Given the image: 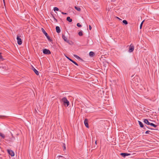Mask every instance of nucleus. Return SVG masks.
Returning a JSON list of instances; mask_svg holds the SVG:
<instances>
[{
    "instance_id": "obj_33",
    "label": "nucleus",
    "mask_w": 159,
    "mask_h": 159,
    "mask_svg": "<svg viewBox=\"0 0 159 159\" xmlns=\"http://www.w3.org/2000/svg\"><path fill=\"white\" fill-rule=\"evenodd\" d=\"M53 17L54 18V20L56 21V22H57V19H56L53 16Z\"/></svg>"
},
{
    "instance_id": "obj_7",
    "label": "nucleus",
    "mask_w": 159,
    "mask_h": 159,
    "mask_svg": "<svg viewBox=\"0 0 159 159\" xmlns=\"http://www.w3.org/2000/svg\"><path fill=\"white\" fill-rule=\"evenodd\" d=\"M130 155V154L127 153H121L120 154V155L124 158L126 156H129Z\"/></svg>"
},
{
    "instance_id": "obj_30",
    "label": "nucleus",
    "mask_w": 159,
    "mask_h": 159,
    "mask_svg": "<svg viewBox=\"0 0 159 159\" xmlns=\"http://www.w3.org/2000/svg\"><path fill=\"white\" fill-rule=\"evenodd\" d=\"M59 157L61 158V159H63L64 158L63 156H59Z\"/></svg>"
},
{
    "instance_id": "obj_36",
    "label": "nucleus",
    "mask_w": 159,
    "mask_h": 159,
    "mask_svg": "<svg viewBox=\"0 0 159 159\" xmlns=\"http://www.w3.org/2000/svg\"><path fill=\"white\" fill-rule=\"evenodd\" d=\"M2 57V56L1 55V53H0V58H1Z\"/></svg>"
},
{
    "instance_id": "obj_20",
    "label": "nucleus",
    "mask_w": 159,
    "mask_h": 159,
    "mask_svg": "<svg viewBox=\"0 0 159 159\" xmlns=\"http://www.w3.org/2000/svg\"><path fill=\"white\" fill-rule=\"evenodd\" d=\"M75 9L78 11H80V7L75 6Z\"/></svg>"
},
{
    "instance_id": "obj_22",
    "label": "nucleus",
    "mask_w": 159,
    "mask_h": 159,
    "mask_svg": "<svg viewBox=\"0 0 159 159\" xmlns=\"http://www.w3.org/2000/svg\"><path fill=\"white\" fill-rule=\"evenodd\" d=\"M78 34L80 36H82L83 35V32L82 31H80L78 33Z\"/></svg>"
},
{
    "instance_id": "obj_18",
    "label": "nucleus",
    "mask_w": 159,
    "mask_h": 159,
    "mask_svg": "<svg viewBox=\"0 0 159 159\" xmlns=\"http://www.w3.org/2000/svg\"><path fill=\"white\" fill-rule=\"evenodd\" d=\"M0 136L2 137V138L3 139H4L5 138V136L4 134H2V133L0 132Z\"/></svg>"
},
{
    "instance_id": "obj_34",
    "label": "nucleus",
    "mask_w": 159,
    "mask_h": 159,
    "mask_svg": "<svg viewBox=\"0 0 159 159\" xmlns=\"http://www.w3.org/2000/svg\"><path fill=\"white\" fill-rule=\"evenodd\" d=\"M92 29V27L91 26V25H89V30H91Z\"/></svg>"
},
{
    "instance_id": "obj_24",
    "label": "nucleus",
    "mask_w": 159,
    "mask_h": 159,
    "mask_svg": "<svg viewBox=\"0 0 159 159\" xmlns=\"http://www.w3.org/2000/svg\"><path fill=\"white\" fill-rule=\"evenodd\" d=\"M7 116H2L0 115V118L1 119H3L4 118L7 117Z\"/></svg>"
},
{
    "instance_id": "obj_27",
    "label": "nucleus",
    "mask_w": 159,
    "mask_h": 159,
    "mask_svg": "<svg viewBox=\"0 0 159 159\" xmlns=\"http://www.w3.org/2000/svg\"><path fill=\"white\" fill-rule=\"evenodd\" d=\"M77 26L80 27H82V25H81L79 23H78L77 24Z\"/></svg>"
},
{
    "instance_id": "obj_3",
    "label": "nucleus",
    "mask_w": 159,
    "mask_h": 159,
    "mask_svg": "<svg viewBox=\"0 0 159 159\" xmlns=\"http://www.w3.org/2000/svg\"><path fill=\"white\" fill-rule=\"evenodd\" d=\"M43 52L44 54H50L51 53V52L49 50L46 48L43 49Z\"/></svg>"
},
{
    "instance_id": "obj_5",
    "label": "nucleus",
    "mask_w": 159,
    "mask_h": 159,
    "mask_svg": "<svg viewBox=\"0 0 159 159\" xmlns=\"http://www.w3.org/2000/svg\"><path fill=\"white\" fill-rule=\"evenodd\" d=\"M16 39L17 40V43L19 45H21L22 44V40L20 37L18 36H17Z\"/></svg>"
},
{
    "instance_id": "obj_28",
    "label": "nucleus",
    "mask_w": 159,
    "mask_h": 159,
    "mask_svg": "<svg viewBox=\"0 0 159 159\" xmlns=\"http://www.w3.org/2000/svg\"><path fill=\"white\" fill-rule=\"evenodd\" d=\"M143 128L145 129H146V128H148V129H151V128H148V127H147L146 125H145V126H144V127H143Z\"/></svg>"
},
{
    "instance_id": "obj_21",
    "label": "nucleus",
    "mask_w": 159,
    "mask_h": 159,
    "mask_svg": "<svg viewBox=\"0 0 159 159\" xmlns=\"http://www.w3.org/2000/svg\"><path fill=\"white\" fill-rule=\"evenodd\" d=\"M123 23L125 25H126L128 24V22L125 20H124L122 21Z\"/></svg>"
},
{
    "instance_id": "obj_9",
    "label": "nucleus",
    "mask_w": 159,
    "mask_h": 159,
    "mask_svg": "<svg viewBox=\"0 0 159 159\" xmlns=\"http://www.w3.org/2000/svg\"><path fill=\"white\" fill-rule=\"evenodd\" d=\"M62 37L63 39L64 40L66 41V42H67L68 43H69V42H70V41L69 40H68L67 39V38L65 36V35L64 34H62Z\"/></svg>"
},
{
    "instance_id": "obj_31",
    "label": "nucleus",
    "mask_w": 159,
    "mask_h": 159,
    "mask_svg": "<svg viewBox=\"0 0 159 159\" xmlns=\"http://www.w3.org/2000/svg\"><path fill=\"white\" fill-rule=\"evenodd\" d=\"M61 13L63 14V15H66L67 14L66 13H65V12H61Z\"/></svg>"
},
{
    "instance_id": "obj_23",
    "label": "nucleus",
    "mask_w": 159,
    "mask_h": 159,
    "mask_svg": "<svg viewBox=\"0 0 159 159\" xmlns=\"http://www.w3.org/2000/svg\"><path fill=\"white\" fill-rule=\"evenodd\" d=\"M62 146L63 147V150L64 151L66 149V147L65 144V143H63Z\"/></svg>"
},
{
    "instance_id": "obj_8",
    "label": "nucleus",
    "mask_w": 159,
    "mask_h": 159,
    "mask_svg": "<svg viewBox=\"0 0 159 159\" xmlns=\"http://www.w3.org/2000/svg\"><path fill=\"white\" fill-rule=\"evenodd\" d=\"M84 122L86 127L88 128H89V127L88 124V120L87 119H85Z\"/></svg>"
},
{
    "instance_id": "obj_10",
    "label": "nucleus",
    "mask_w": 159,
    "mask_h": 159,
    "mask_svg": "<svg viewBox=\"0 0 159 159\" xmlns=\"http://www.w3.org/2000/svg\"><path fill=\"white\" fill-rule=\"evenodd\" d=\"M66 57L70 61H71L72 62H73V63H74L75 64V65H76V66H78V64L76 63V62L75 61H74L73 60H72L69 57H67L66 56Z\"/></svg>"
},
{
    "instance_id": "obj_40",
    "label": "nucleus",
    "mask_w": 159,
    "mask_h": 159,
    "mask_svg": "<svg viewBox=\"0 0 159 159\" xmlns=\"http://www.w3.org/2000/svg\"><path fill=\"white\" fill-rule=\"evenodd\" d=\"M119 19V20H121V19H120H120Z\"/></svg>"
},
{
    "instance_id": "obj_38",
    "label": "nucleus",
    "mask_w": 159,
    "mask_h": 159,
    "mask_svg": "<svg viewBox=\"0 0 159 159\" xmlns=\"http://www.w3.org/2000/svg\"><path fill=\"white\" fill-rule=\"evenodd\" d=\"M5 0H3V2H4V3H5Z\"/></svg>"
},
{
    "instance_id": "obj_4",
    "label": "nucleus",
    "mask_w": 159,
    "mask_h": 159,
    "mask_svg": "<svg viewBox=\"0 0 159 159\" xmlns=\"http://www.w3.org/2000/svg\"><path fill=\"white\" fill-rule=\"evenodd\" d=\"M134 46L132 44H131L129 47V52H132L134 51Z\"/></svg>"
},
{
    "instance_id": "obj_37",
    "label": "nucleus",
    "mask_w": 159,
    "mask_h": 159,
    "mask_svg": "<svg viewBox=\"0 0 159 159\" xmlns=\"http://www.w3.org/2000/svg\"><path fill=\"white\" fill-rule=\"evenodd\" d=\"M95 143L96 145L97 144V141H96L95 142Z\"/></svg>"
},
{
    "instance_id": "obj_15",
    "label": "nucleus",
    "mask_w": 159,
    "mask_h": 159,
    "mask_svg": "<svg viewBox=\"0 0 159 159\" xmlns=\"http://www.w3.org/2000/svg\"><path fill=\"white\" fill-rule=\"evenodd\" d=\"M94 53L93 52H90L89 53V55L90 57H93L94 55Z\"/></svg>"
},
{
    "instance_id": "obj_25",
    "label": "nucleus",
    "mask_w": 159,
    "mask_h": 159,
    "mask_svg": "<svg viewBox=\"0 0 159 159\" xmlns=\"http://www.w3.org/2000/svg\"><path fill=\"white\" fill-rule=\"evenodd\" d=\"M53 10L54 11H58L59 10V9L57 7H54L53 8Z\"/></svg>"
},
{
    "instance_id": "obj_11",
    "label": "nucleus",
    "mask_w": 159,
    "mask_h": 159,
    "mask_svg": "<svg viewBox=\"0 0 159 159\" xmlns=\"http://www.w3.org/2000/svg\"><path fill=\"white\" fill-rule=\"evenodd\" d=\"M32 69L37 75H39V74L38 71L33 66L32 68Z\"/></svg>"
},
{
    "instance_id": "obj_6",
    "label": "nucleus",
    "mask_w": 159,
    "mask_h": 159,
    "mask_svg": "<svg viewBox=\"0 0 159 159\" xmlns=\"http://www.w3.org/2000/svg\"><path fill=\"white\" fill-rule=\"evenodd\" d=\"M7 152L9 154L11 155V156H14L15 155L14 152L11 150L8 149Z\"/></svg>"
},
{
    "instance_id": "obj_29",
    "label": "nucleus",
    "mask_w": 159,
    "mask_h": 159,
    "mask_svg": "<svg viewBox=\"0 0 159 159\" xmlns=\"http://www.w3.org/2000/svg\"><path fill=\"white\" fill-rule=\"evenodd\" d=\"M151 132L150 131H149V130H148V131H147L146 132H145V133L146 134H149V133Z\"/></svg>"
},
{
    "instance_id": "obj_19",
    "label": "nucleus",
    "mask_w": 159,
    "mask_h": 159,
    "mask_svg": "<svg viewBox=\"0 0 159 159\" xmlns=\"http://www.w3.org/2000/svg\"><path fill=\"white\" fill-rule=\"evenodd\" d=\"M73 56L74 57L76 58L77 59H80L82 60V59L80 58L79 56L77 55H76L74 54Z\"/></svg>"
},
{
    "instance_id": "obj_32",
    "label": "nucleus",
    "mask_w": 159,
    "mask_h": 159,
    "mask_svg": "<svg viewBox=\"0 0 159 159\" xmlns=\"http://www.w3.org/2000/svg\"><path fill=\"white\" fill-rule=\"evenodd\" d=\"M136 80H137V78H135L134 79V80H133V81L134 82V81H136Z\"/></svg>"
},
{
    "instance_id": "obj_1",
    "label": "nucleus",
    "mask_w": 159,
    "mask_h": 159,
    "mask_svg": "<svg viewBox=\"0 0 159 159\" xmlns=\"http://www.w3.org/2000/svg\"><path fill=\"white\" fill-rule=\"evenodd\" d=\"M61 101L63 102L64 105L66 107H68L69 105V102L66 97H64L61 99Z\"/></svg>"
},
{
    "instance_id": "obj_35",
    "label": "nucleus",
    "mask_w": 159,
    "mask_h": 159,
    "mask_svg": "<svg viewBox=\"0 0 159 159\" xmlns=\"http://www.w3.org/2000/svg\"><path fill=\"white\" fill-rule=\"evenodd\" d=\"M139 83L138 82H137V83H135V84H136L137 85H138L139 84Z\"/></svg>"
},
{
    "instance_id": "obj_12",
    "label": "nucleus",
    "mask_w": 159,
    "mask_h": 159,
    "mask_svg": "<svg viewBox=\"0 0 159 159\" xmlns=\"http://www.w3.org/2000/svg\"><path fill=\"white\" fill-rule=\"evenodd\" d=\"M56 31L57 33H59L61 32V30L59 26H57L56 28Z\"/></svg>"
},
{
    "instance_id": "obj_2",
    "label": "nucleus",
    "mask_w": 159,
    "mask_h": 159,
    "mask_svg": "<svg viewBox=\"0 0 159 159\" xmlns=\"http://www.w3.org/2000/svg\"><path fill=\"white\" fill-rule=\"evenodd\" d=\"M42 31L44 34L45 35V36L46 37L47 39L50 42H52V40L51 39H50V37L48 35V34L46 32L45 30L43 28H42L41 29Z\"/></svg>"
},
{
    "instance_id": "obj_13",
    "label": "nucleus",
    "mask_w": 159,
    "mask_h": 159,
    "mask_svg": "<svg viewBox=\"0 0 159 159\" xmlns=\"http://www.w3.org/2000/svg\"><path fill=\"white\" fill-rule=\"evenodd\" d=\"M144 122L147 125H149L150 122H149L148 120L147 119H144Z\"/></svg>"
},
{
    "instance_id": "obj_16",
    "label": "nucleus",
    "mask_w": 159,
    "mask_h": 159,
    "mask_svg": "<svg viewBox=\"0 0 159 159\" xmlns=\"http://www.w3.org/2000/svg\"><path fill=\"white\" fill-rule=\"evenodd\" d=\"M66 20L70 22L72 21V19L70 17H67L66 18Z\"/></svg>"
},
{
    "instance_id": "obj_26",
    "label": "nucleus",
    "mask_w": 159,
    "mask_h": 159,
    "mask_svg": "<svg viewBox=\"0 0 159 159\" xmlns=\"http://www.w3.org/2000/svg\"><path fill=\"white\" fill-rule=\"evenodd\" d=\"M144 21V20L143 21H142V22H141L140 25V29L142 28V25H143V23Z\"/></svg>"
},
{
    "instance_id": "obj_39",
    "label": "nucleus",
    "mask_w": 159,
    "mask_h": 159,
    "mask_svg": "<svg viewBox=\"0 0 159 159\" xmlns=\"http://www.w3.org/2000/svg\"><path fill=\"white\" fill-rule=\"evenodd\" d=\"M117 18L118 19H120V18H119V17H117Z\"/></svg>"
},
{
    "instance_id": "obj_14",
    "label": "nucleus",
    "mask_w": 159,
    "mask_h": 159,
    "mask_svg": "<svg viewBox=\"0 0 159 159\" xmlns=\"http://www.w3.org/2000/svg\"><path fill=\"white\" fill-rule=\"evenodd\" d=\"M138 122L140 127L141 128H143L144 127V125L143 123L139 121H138Z\"/></svg>"
},
{
    "instance_id": "obj_17",
    "label": "nucleus",
    "mask_w": 159,
    "mask_h": 159,
    "mask_svg": "<svg viewBox=\"0 0 159 159\" xmlns=\"http://www.w3.org/2000/svg\"><path fill=\"white\" fill-rule=\"evenodd\" d=\"M149 125L153 126L154 128H156L157 126V125H156L152 123H150Z\"/></svg>"
}]
</instances>
